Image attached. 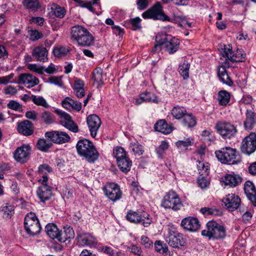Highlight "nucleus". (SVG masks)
<instances>
[{
    "label": "nucleus",
    "instance_id": "obj_58",
    "mask_svg": "<svg viewBox=\"0 0 256 256\" xmlns=\"http://www.w3.org/2000/svg\"><path fill=\"white\" fill-rule=\"evenodd\" d=\"M140 243L146 248H150L153 246L152 242L150 240L148 236H141Z\"/></svg>",
    "mask_w": 256,
    "mask_h": 256
},
{
    "label": "nucleus",
    "instance_id": "obj_36",
    "mask_svg": "<svg viewBox=\"0 0 256 256\" xmlns=\"http://www.w3.org/2000/svg\"><path fill=\"white\" fill-rule=\"evenodd\" d=\"M230 98V92L225 90H221L218 92L217 100L220 105L226 106L229 102Z\"/></svg>",
    "mask_w": 256,
    "mask_h": 256
},
{
    "label": "nucleus",
    "instance_id": "obj_52",
    "mask_svg": "<svg viewBox=\"0 0 256 256\" xmlns=\"http://www.w3.org/2000/svg\"><path fill=\"white\" fill-rule=\"evenodd\" d=\"M244 190L246 196L256 192V189L254 184L249 180H248L245 182L244 185Z\"/></svg>",
    "mask_w": 256,
    "mask_h": 256
},
{
    "label": "nucleus",
    "instance_id": "obj_57",
    "mask_svg": "<svg viewBox=\"0 0 256 256\" xmlns=\"http://www.w3.org/2000/svg\"><path fill=\"white\" fill-rule=\"evenodd\" d=\"M28 68L32 72H37L39 74L44 73V67L43 66H38L36 64H29L28 66Z\"/></svg>",
    "mask_w": 256,
    "mask_h": 256
},
{
    "label": "nucleus",
    "instance_id": "obj_22",
    "mask_svg": "<svg viewBox=\"0 0 256 256\" xmlns=\"http://www.w3.org/2000/svg\"><path fill=\"white\" fill-rule=\"evenodd\" d=\"M36 194L40 202L44 203L52 196V188L50 186H39L36 190Z\"/></svg>",
    "mask_w": 256,
    "mask_h": 256
},
{
    "label": "nucleus",
    "instance_id": "obj_61",
    "mask_svg": "<svg viewBox=\"0 0 256 256\" xmlns=\"http://www.w3.org/2000/svg\"><path fill=\"white\" fill-rule=\"evenodd\" d=\"M130 23L133 27L134 30H136L141 28V19L139 17L130 19Z\"/></svg>",
    "mask_w": 256,
    "mask_h": 256
},
{
    "label": "nucleus",
    "instance_id": "obj_50",
    "mask_svg": "<svg viewBox=\"0 0 256 256\" xmlns=\"http://www.w3.org/2000/svg\"><path fill=\"white\" fill-rule=\"evenodd\" d=\"M174 20L176 23H178V26L180 27L186 28L192 26V24L188 22L184 17L180 16H177L174 18Z\"/></svg>",
    "mask_w": 256,
    "mask_h": 256
},
{
    "label": "nucleus",
    "instance_id": "obj_15",
    "mask_svg": "<svg viewBox=\"0 0 256 256\" xmlns=\"http://www.w3.org/2000/svg\"><path fill=\"white\" fill-rule=\"evenodd\" d=\"M76 238L78 244L83 246L94 247L98 244L97 238L88 232H78Z\"/></svg>",
    "mask_w": 256,
    "mask_h": 256
},
{
    "label": "nucleus",
    "instance_id": "obj_39",
    "mask_svg": "<svg viewBox=\"0 0 256 256\" xmlns=\"http://www.w3.org/2000/svg\"><path fill=\"white\" fill-rule=\"evenodd\" d=\"M92 79L98 84V88L103 86L102 70L101 68H96L94 70L92 73Z\"/></svg>",
    "mask_w": 256,
    "mask_h": 256
},
{
    "label": "nucleus",
    "instance_id": "obj_18",
    "mask_svg": "<svg viewBox=\"0 0 256 256\" xmlns=\"http://www.w3.org/2000/svg\"><path fill=\"white\" fill-rule=\"evenodd\" d=\"M180 226L184 230L193 232L198 230L200 226L198 220L192 216L182 219Z\"/></svg>",
    "mask_w": 256,
    "mask_h": 256
},
{
    "label": "nucleus",
    "instance_id": "obj_64",
    "mask_svg": "<svg viewBox=\"0 0 256 256\" xmlns=\"http://www.w3.org/2000/svg\"><path fill=\"white\" fill-rule=\"evenodd\" d=\"M132 150L138 156L142 154L144 152L143 146L138 143H136L132 146Z\"/></svg>",
    "mask_w": 256,
    "mask_h": 256
},
{
    "label": "nucleus",
    "instance_id": "obj_12",
    "mask_svg": "<svg viewBox=\"0 0 256 256\" xmlns=\"http://www.w3.org/2000/svg\"><path fill=\"white\" fill-rule=\"evenodd\" d=\"M166 240L170 246L177 249H182L186 245V238L182 234L178 232H170Z\"/></svg>",
    "mask_w": 256,
    "mask_h": 256
},
{
    "label": "nucleus",
    "instance_id": "obj_49",
    "mask_svg": "<svg viewBox=\"0 0 256 256\" xmlns=\"http://www.w3.org/2000/svg\"><path fill=\"white\" fill-rule=\"evenodd\" d=\"M114 155L116 159V161L124 157L127 156L126 152L121 146H117L114 150Z\"/></svg>",
    "mask_w": 256,
    "mask_h": 256
},
{
    "label": "nucleus",
    "instance_id": "obj_60",
    "mask_svg": "<svg viewBox=\"0 0 256 256\" xmlns=\"http://www.w3.org/2000/svg\"><path fill=\"white\" fill-rule=\"evenodd\" d=\"M48 82L60 87H62L64 84L62 80V76H52L48 78Z\"/></svg>",
    "mask_w": 256,
    "mask_h": 256
},
{
    "label": "nucleus",
    "instance_id": "obj_43",
    "mask_svg": "<svg viewBox=\"0 0 256 256\" xmlns=\"http://www.w3.org/2000/svg\"><path fill=\"white\" fill-rule=\"evenodd\" d=\"M200 212L205 216H220L222 214V211L220 209L207 207L200 208Z\"/></svg>",
    "mask_w": 256,
    "mask_h": 256
},
{
    "label": "nucleus",
    "instance_id": "obj_3",
    "mask_svg": "<svg viewBox=\"0 0 256 256\" xmlns=\"http://www.w3.org/2000/svg\"><path fill=\"white\" fill-rule=\"evenodd\" d=\"M216 157L222 164H236L242 161L236 148L226 146L215 152Z\"/></svg>",
    "mask_w": 256,
    "mask_h": 256
},
{
    "label": "nucleus",
    "instance_id": "obj_10",
    "mask_svg": "<svg viewBox=\"0 0 256 256\" xmlns=\"http://www.w3.org/2000/svg\"><path fill=\"white\" fill-rule=\"evenodd\" d=\"M218 133L224 139H230L237 133V130L234 125L230 122H218L216 126Z\"/></svg>",
    "mask_w": 256,
    "mask_h": 256
},
{
    "label": "nucleus",
    "instance_id": "obj_29",
    "mask_svg": "<svg viewBox=\"0 0 256 256\" xmlns=\"http://www.w3.org/2000/svg\"><path fill=\"white\" fill-rule=\"evenodd\" d=\"M74 237V232L70 226H64L63 231L60 230L58 241L64 242L68 239H72Z\"/></svg>",
    "mask_w": 256,
    "mask_h": 256
},
{
    "label": "nucleus",
    "instance_id": "obj_2",
    "mask_svg": "<svg viewBox=\"0 0 256 256\" xmlns=\"http://www.w3.org/2000/svg\"><path fill=\"white\" fill-rule=\"evenodd\" d=\"M71 38L82 46H90L94 43V37L84 27L76 25L71 28Z\"/></svg>",
    "mask_w": 256,
    "mask_h": 256
},
{
    "label": "nucleus",
    "instance_id": "obj_51",
    "mask_svg": "<svg viewBox=\"0 0 256 256\" xmlns=\"http://www.w3.org/2000/svg\"><path fill=\"white\" fill-rule=\"evenodd\" d=\"M31 98L33 102L38 106H41L46 108L49 106L46 101L42 96L36 97L34 95H32Z\"/></svg>",
    "mask_w": 256,
    "mask_h": 256
},
{
    "label": "nucleus",
    "instance_id": "obj_48",
    "mask_svg": "<svg viewBox=\"0 0 256 256\" xmlns=\"http://www.w3.org/2000/svg\"><path fill=\"white\" fill-rule=\"evenodd\" d=\"M169 146L168 143L166 141H162L159 146L156 148V152L158 154V156L160 158H162L165 151L168 149Z\"/></svg>",
    "mask_w": 256,
    "mask_h": 256
},
{
    "label": "nucleus",
    "instance_id": "obj_8",
    "mask_svg": "<svg viewBox=\"0 0 256 256\" xmlns=\"http://www.w3.org/2000/svg\"><path fill=\"white\" fill-rule=\"evenodd\" d=\"M126 218L131 223L141 224L144 227H148L152 222L150 215L144 212L130 210L128 212Z\"/></svg>",
    "mask_w": 256,
    "mask_h": 256
},
{
    "label": "nucleus",
    "instance_id": "obj_27",
    "mask_svg": "<svg viewBox=\"0 0 256 256\" xmlns=\"http://www.w3.org/2000/svg\"><path fill=\"white\" fill-rule=\"evenodd\" d=\"M155 130L167 134H170L174 130V126L168 124L164 120H158L154 126Z\"/></svg>",
    "mask_w": 256,
    "mask_h": 256
},
{
    "label": "nucleus",
    "instance_id": "obj_16",
    "mask_svg": "<svg viewBox=\"0 0 256 256\" xmlns=\"http://www.w3.org/2000/svg\"><path fill=\"white\" fill-rule=\"evenodd\" d=\"M45 137L54 144H64L70 140V136L65 132L51 131L46 132Z\"/></svg>",
    "mask_w": 256,
    "mask_h": 256
},
{
    "label": "nucleus",
    "instance_id": "obj_13",
    "mask_svg": "<svg viewBox=\"0 0 256 256\" xmlns=\"http://www.w3.org/2000/svg\"><path fill=\"white\" fill-rule=\"evenodd\" d=\"M240 150L242 153L250 155L256 150V133L250 132L245 137L241 144Z\"/></svg>",
    "mask_w": 256,
    "mask_h": 256
},
{
    "label": "nucleus",
    "instance_id": "obj_17",
    "mask_svg": "<svg viewBox=\"0 0 256 256\" xmlns=\"http://www.w3.org/2000/svg\"><path fill=\"white\" fill-rule=\"evenodd\" d=\"M56 112L60 116V122L62 126L74 132L78 131V126L72 120L70 114L58 110H56Z\"/></svg>",
    "mask_w": 256,
    "mask_h": 256
},
{
    "label": "nucleus",
    "instance_id": "obj_56",
    "mask_svg": "<svg viewBox=\"0 0 256 256\" xmlns=\"http://www.w3.org/2000/svg\"><path fill=\"white\" fill-rule=\"evenodd\" d=\"M28 34L30 40L32 41L38 40L42 36V34L36 30H28Z\"/></svg>",
    "mask_w": 256,
    "mask_h": 256
},
{
    "label": "nucleus",
    "instance_id": "obj_45",
    "mask_svg": "<svg viewBox=\"0 0 256 256\" xmlns=\"http://www.w3.org/2000/svg\"><path fill=\"white\" fill-rule=\"evenodd\" d=\"M69 52V48L65 46H56L54 48L52 53L55 57L60 58L65 56Z\"/></svg>",
    "mask_w": 256,
    "mask_h": 256
},
{
    "label": "nucleus",
    "instance_id": "obj_59",
    "mask_svg": "<svg viewBox=\"0 0 256 256\" xmlns=\"http://www.w3.org/2000/svg\"><path fill=\"white\" fill-rule=\"evenodd\" d=\"M98 249L109 256H114L116 254L114 250L111 247L108 246H99Z\"/></svg>",
    "mask_w": 256,
    "mask_h": 256
},
{
    "label": "nucleus",
    "instance_id": "obj_30",
    "mask_svg": "<svg viewBox=\"0 0 256 256\" xmlns=\"http://www.w3.org/2000/svg\"><path fill=\"white\" fill-rule=\"evenodd\" d=\"M45 231L50 238L58 240L60 230L56 224L53 223L47 224L45 227Z\"/></svg>",
    "mask_w": 256,
    "mask_h": 256
},
{
    "label": "nucleus",
    "instance_id": "obj_54",
    "mask_svg": "<svg viewBox=\"0 0 256 256\" xmlns=\"http://www.w3.org/2000/svg\"><path fill=\"white\" fill-rule=\"evenodd\" d=\"M52 8L54 10V13L56 16L62 18L65 16L66 10L64 8L58 6V4H54Z\"/></svg>",
    "mask_w": 256,
    "mask_h": 256
},
{
    "label": "nucleus",
    "instance_id": "obj_1",
    "mask_svg": "<svg viewBox=\"0 0 256 256\" xmlns=\"http://www.w3.org/2000/svg\"><path fill=\"white\" fill-rule=\"evenodd\" d=\"M78 154L88 162L93 163L99 157V153L93 142L86 138L80 140L76 145Z\"/></svg>",
    "mask_w": 256,
    "mask_h": 256
},
{
    "label": "nucleus",
    "instance_id": "obj_35",
    "mask_svg": "<svg viewBox=\"0 0 256 256\" xmlns=\"http://www.w3.org/2000/svg\"><path fill=\"white\" fill-rule=\"evenodd\" d=\"M190 64L188 60H184L179 65L178 72L184 80L189 78Z\"/></svg>",
    "mask_w": 256,
    "mask_h": 256
},
{
    "label": "nucleus",
    "instance_id": "obj_40",
    "mask_svg": "<svg viewBox=\"0 0 256 256\" xmlns=\"http://www.w3.org/2000/svg\"><path fill=\"white\" fill-rule=\"evenodd\" d=\"M52 146V144L51 142H48L44 138H40L36 143L38 149L44 152H47Z\"/></svg>",
    "mask_w": 256,
    "mask_h": 256
},
{
    "label": "nucleus",
    "instance_id": "obj_14",
    "mask_svg": "<svg viewBox=\"0 0 256 256\" xmlns=\"http://www.w3.org/2000/svg\"><path fill=\"white\" fill-rule=\"evenodd\" d=\"M222 202L226 208L230 212H234L240 206L241 199L234 194H229L223 198Z\"/></svg>",
    "mask_w": 256,
    "mask_h": 256
},
{
    "label": "nucleus",
    "instance_id": "obj_55",
    "mask_svg": "<svg viewBox=\"0 0 256 256\" xmlns=\"http://www.w3.org/2000/svg\"><path fill=\"white\" fill-rule=\"evenodd\" d=\"M233 52L231 45H225L224 49H222V56L228 58L230 60V56H232Z\"/></svg>",
    "mask_w": 256,
    "mask_h": 256
},
{
    "label": "nucleus",
    "instance_id": "obj_46",
    "mask_svg": "<svg viewBox=\"0 0 256 256\" xmlns=\"http://www.w3.org/2000/svg\"><path fill=\"white\" fill-rule=\"evenodd\" d=\"M192 142L190 138H188L186 140H178L176 142V146L180 150V152H186L189 146H192Z\"/></svg>",
    "mask_w": 256,
    "mask_h": 256
},
{
    "label": "nucleus",
    "instance_id": "obj_4",
    "mask_svg": "<svg viewBox=\"0 0 256 256\" xmlns=\"http://www.w3.org/2000/svg\"><path fill=\"white\" fill-rule=\"evenodd\" d=\"M202 235L208 237L209 240L223 239L226 236V230L224 226L215 221H209L206 225V229L202 231Z\"/></svg>",
    "mask_w": 256,
    "mask_h": 256
},
{
    "label": "nucleus",
    "instance_id": "obj_42",
    "mask_svg": "<svg viewBox=\"0 0 256 256\" xmlns=\"http://www.w3.org/2000/svg\"><path fill=\"white\" fill-rule=\"evenodd\" d=\"M246 54L242 50H238L236 53L232 54V56H230V61L232 62H244Z\"/></svg>",
    "mask_w": 256,
    "mask_h": 256
},
{
    "label": "nucleus",
    "instance_id": "obj_47",
    "mask_svg": "<svg viewBox=\"0 0 256 256\" xmlns=\"http://www.w3.org/2000/svg\"><path fill=\"white\" fill-rule=\"evenodd\" d=\"M40 118L42 120L47 124H50L54 122V116L52 112L48 111L42 112Z\"/></svg>",
    "mask_w": 256,
    "mask_h": 256
},
{
    "label": "nucleus",
    "instance_id": "obj_11",
    "mask_svg": "<svg viewBox=\"0 0 256 256\" xmlns=\"http://www.w3.org/2000/svg\"><path fill=\"white\" fill-rule=\"evenodd\" d=\"M102 190L106 196L113 202L120 200L122 197V192L117 184L108 183L102 188Z\"/></svg>",
    "mask_w": 256,
    "mask_h": 256
},
{
    "label": "nucleus",
    "instance_id": "obj_9",
    "mask_svg": "<svg viewBox=\"0 0 256 256\" xmlns=\"http://www.w3.org/2000/svg\"><path fill=\"white\" fill-rule=\"evenodd\" d=\"M142 16L144 19L152 18L162 21H171L170 18L162 12V6L160 2L154 4L151 9L143 12Z\"/></svg>",
    "mask_w": 256,
    "mask_h": 256
},
{
    "label": "nucleus",
    "instance_id": "obj_26",
    "mask_svg": "<svg viewBox=\"0 0 256 256\" xmlns=\"http://www.w3.org/2000/svg\"><path fill=\"white\" fill-rule=\"evenodd\" d=\"M223 182L226 186H228L230 188L236 186L242 182V178L238 174H226L222 178Z\"/></svg>",
    "mask_w": 256,
    "mask_h": 256
},
{
    "label": "nucleus",
    "instance_id": "obj_32",
    "mask_svg": "<svg viewBox=\"0 0 256 256\" xmlns=\"http://www.w3.org/2000/svg\"><path fill=\"white\" fill-rule=\"evenodd\" d=\"M182 125L187 128H192L196 125V118L192 113H187L182 119Z\"/></svg>",
    "mask_w": 256,
    "mask_h": 256
},
{
    "label": "nucleus",
    "instance_id": "obj_7",
    "mask_svg": "<svg viewBox=\"0 0 256 256\" xmlns=\"http://www.w3.org/2000/svg\"><path fill=\"white\" fill-rule=\"evenodd\" d=\"M24 226L26 233L32 236L38 234L42 230L38 219L36 214L32 212L28 213L26 216Z\"/></svg>",
    "mask_w": 256,
    "mask_h": 256
},
{
    "label": "nucleus",
    "instance_id": "obj_37",
    "mask_svg": "<svg viewBox=\"0 0 256 256\" xmlns=\"http://www.w3.org/2000/svg\"><path fill=\"white\" fill-rule=\"evenodd\" d=\"M155 250L157 252L162 254L165 256H170V252L166 244H164L160 240H156L154 242Z\"/></svg>",
    "mask_w": 256,
    "mask_h": 256
},
{
    "label": "nucleus",
    "instance_id": "obj_63",
    "mask_svg": "<svg viewBox=\"0 0 256 256\" xmlns=\"http://www.w3.org/2000/svg\"><path fill=\"white\" fill-rule=\"evenodd\" d=\"M52 169L50 166L47 164H40L38 169L40 174H46L47 172H50Z\"/></svg>",
    "mask_w": 256,
    "mask_h": 256
},
{
    "label": "nucleus",
    "instance_id": "obj_41",
    "mask_svg": "<svg viewBox=\"0 0 256 256\" xmlns=\"http://www.w3.org/2000/svg\"><path fill=\"white\" fill-rule=\"evenodd\" d=\"M140 99L144 102H152L158 104V98L154 93L146 92L140 94Z\"/></svg>",
    "mask_w": 256,
    "mask_h": 256
},
{
    "label": "nucleus",
    "instance_id": "obj_53",
    "mask_svg": "<svg viewBox=\"0 0 256 256\" xmlns=\"http://www.w3.org/2000/svg\"><path fill=\"white\" fill-rule=\"evenodd\" d=\"M198 185L202 188H206L210 184L208 176H200L197 180Z\"/></svg>",
    "mask_w": 256,
    "mask_h": 256
},
{
    "label": "nucleus",
    "instance_id": "obj_34",
    "mask_svg": "<svg viewBox=\"0 0 256 256\" xmlns=\"http://www.w3.org/2000/svg\"><path fill=\"white\" fill-rule=\"evenodd\" d=\"M187 113L186 108L180 106H174L171 110L172 116L178 120H182Z\"/></svg>",
    "mask_w": 256,
    "mask_h": 256
},
{
    "label": "nucleus",
    "instance_id": "obj_38",
    "mask_svg": "<svg viewBox=\"0 0 256 256\" xmlns=\"http://www.w3.org/2000/svg\"><path fill=\"white\" fill-rule=\"evenodd\" d=\"M218 75L220 80L224 84L229 86L233 84V82L228 76L226 70H224V68L218 70Z\"/></svg>",
    "mask_w": 256,
    "mask_h": 256
},
{
    "label": "nucleus",
    "instance_id": "obj_33",
    "mask_svg": "<svg viewBox=\"0 0 256 256\" xmlns=\"http://www.w3.org/2000/svg\"><path fill=\"white\" fill-rule=\"evenodd\" d=\"M0 212L4 218L10 219L14 214V208L13 206L6 203L0 207Z\"/></svg>",
    "mask_w": 256,
    "mask_h": 256
},
{
    "label": "nucleus",
    "instance_id": "obj_5",
    "mask_svg": "<svg viewBox=\"0 0 256 256\" xmlns=\"http://www.w3.org/2000/svg\"><path fill=\"white\" fill-rule=\"evenodd\" d=\"M156 40L160 44L164 45L166 51L170 54H174L180 48V41L178 38L165 33L158 34Z\"/></svg>",
    "mask_w": 256,
    "mask_h": 256
},
{
    "label": "nucleus",
    "instance_id": "obj_62",
    "mask_svg": "<svg viewBox=\"0 0 256 256\" xmlns=\"http://www.w3.org/2000/svg\"><path fill=\"white\" fill-rule=\"evenodd\" d=\"M8 108L18 111H20L22 108V106L18 102L13 100H10L8 102Z\"/></svg>",
    "mask_w": 256,
    "mask_h": 256
},
{
    "label": "nucleus",
    "instance_id": "obj_25",
    "mask_svg": "<svg viewBox=\"0 0 256 256\" xmlns=\"http://www.w3.org/2000/svg\"><path fill=\"white\" fill-rule=\"evenodd\" d=\"M48 50L43 46H36L32 52V56L38 62H45L48 60Z\"/></svg>",
    "mask_w": 256,
    "mask_h": 256
},
{
    "label": "nucleus",
    "instance_id": "obj_31",
    "mask_svg": "<svg viewBox=\"0 0 256 256\" xmlns=\"http://www.w3.org/2000/svg\"><path fill=\"white\" fill-rule=\"evenodd\" d=\"M117 164L120 170L126 174L131 169L132 162L127 156L117 160Z\"/></svg>",
    "mask_w": 256,
    "mask_h": 256
},
{
    "label": "nucleus",
    "instance_id": "obj_44",
    "mask_svg": "<svg viewBox=\"0 0 256 256\" xmlns=\"http://www.w3.org/2000/svg\"><path fill=\"white\" fill-rule=\"evenodd\" d=\"M23 4L27 8L34 12L40 8L38 0H23Z\"/></svg>",
    "mask_w": 256,
    "mask_h": 256
},
{
    "label": "nucleus",
    "instance_id": "obj_28",
    "mask_svg": "<svg viewBox=\"0 0 256 256\" xmlns=\"http://www.w3.org/2000/svg\"><path fill=\"white\" fill-rule=\"evenodd\" d=\"M62 104V106L67 110L72 109L80 111L82 109L81 102L75 101L70 97L66 98Z\"/></svg>",
    "mask_w": 256,
    "mask_h": 256
},
{
    "label": "nucleus",
    "instance_id": "obj_23",
    "mask_svg": "<svg viewBox=\"0 0 256 256\" xmlns=\"http://www.w3.org/2000/svg\"><path fill=\"white\" fill-rule=\"evenodd\" d=\"M34 127L32 122L25 120L18 123L17 130L20 134L26 136H30L34 133Z\"/></svg>",
    "mask_w": 256,
    "mask_h": 256
},
{
    "label": "nucleus",
    "instance_id": "obj_21",
    "mask_svg": "<svg viewBox=\"0 0 256 256\" xmlns=\"http://www.w3.org/2000/svg\"><path fill=\"white\" fill-rule=\"evenodd\" d=\"M244 126L246 130H253L256 126V113L251 110H247Z\"/></svg>",
    "mask_w": 256,
    "mask_h": 256
},
{
    "label": "nucleus",
    "instance_id": "obj_24",
    "mask_svg": "<svg viewBox=\"0 0 256 256\" xmlns=\"http://www.w3.org/2000/svg\"><path fill=\"white\" fill-rule=\"evenodd\" d=\"M18 84H28V88H30L38 84L39 80L30 74H22L18 76Z\"/></svg>",
    "mask_w": 256,
    "mask_h": 256
},
{
    "label": "nucleus",
    "instance_id": "obj_6",
    "mask_svg": "<svg viewBox=\"0 0 256 256\" xmlns=\"http://www.w3.org/2000/svg\"><path fill=\"white\" fill-rule=\"evenodd\" d=\"M161 206L165 209H170L177 211L183 206L178 195L173 190H170L164 196Z\"/></svg>",
    "mask_w": 256,
    "mask_h": 256
},
{
    "label": "nucleus",
    "instance_id": "obj_20",
    "mask_svg": "<svg viewBox=\"0 0 256 256\" xmlns=\"http://www.w3.org/2000/svg\"><path fill=\"white\" fill-rule=\"evenodd\" d=\"M86 122L91 136L92 138L96 137L101 124L100 119L96 114H90L87 117Z\"/></svg>",
    "mask_w": 256,
    "mask_h": 256
},
{
    "label": "nucleus",
    "instance_id": "obj_19",
    "mask_svg": "<svg viewBox=\"0 0 256 256\" xmlns=\"http://www.w3.org/2000/svg\"><path fill=\"white\" fill-rule=\"evenodd\" d=\"M31 148L28 145H22L18 148L14 152L15 160L20 163L26 162L28 159Z\"/></svg>",
    "mask_w": 256,
    "mask_h": 256
}]
</instances>
